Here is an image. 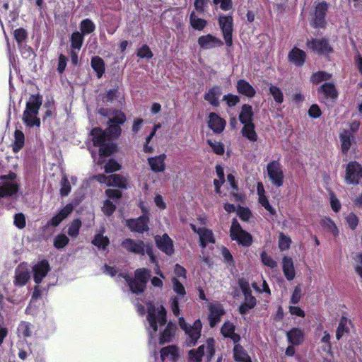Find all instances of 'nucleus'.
Returning <instances> with one entry per match:
<instances>
[{"instance_id": "nucleus-1", "label": "nucleus", "mask_w": 362, "mask_h": 362, "mask_svg": "<svg viewBox=\"0 0 362 362\" xmlns=\"http://www.w3.org/2000/svg\"><path fill=\"white\" fill-rule=\"evenodd\" d=\"M166 310L163 305L159 303L148 304L146 328L149 334L148 344L154 354H156L157 337L159 344H163L171 342L175 336L177 326L171 322L161 330L162 327L166 324Z\"/></svg>"}, {"instance_id": "nucleus-2", "label": "nucleus", "mask_w": 362, "mask_h": 362, "mask_svg": "<svg viewBox=\"0 0 362 362\" xmlns=\"http://www.w3.org/2000/svg\"><path fill=\"white\" fill-rule=\"evenodd\" d=\"M98 112L101 115L107 116L110 123L106 132L99 128H95L91 131V137L93 145L99 147V159L98 164L103 163V158L109 156L115 150V146L112 141V138L119 136L121 133L119 124H123L126 117L121 111H111L106 112L103 108H100Z\"/></svg>"}, {"instance_id": "nucleus-3", "label": "nucleus", "mask_w": 362, "mask_h": 362, "mask_svg": "<svg viewBox=\"0 0 362 362\" xmlns=\"http://www.w3.org/2000/svg\"><path fill=\"white\" fill-rule=\"evenodd\" d=\"M41 105L40 96L33 95L29 98L23 115V121L28 127H39L40 126V119L37 117V115Z\"/></svg>"}, {"instance_id": "nucleus-4", "label": "nucleus", "mask_w": 362, "mask_h": 362, "mask_svg": "<svg viewBox=\"0 0 362 362\" xmlns=\"http://www.w3.org/2000/svg\"><path fill=\"white\" fill-rule=\"evenodd\" d=\"M178 322L180 328L186 335V344L188 346H194L201 337L202 324L199 320L194 321L193 325L187 324L183 317H179Z\"/></svg>"}, {"instance_id": "nucleus-5", "label": "nucleus", "mask_w": 362, "mask_h": 362, "mask_svg": "<svg viewBox=\"0 0 362 362\" xmlns=\"http://www.w3.org/2000/svg\"><path fill=\"white\" fill-rule=\"evenodd\" d=\"M214 340L209 338L206 344L199 346L197 349H191L188 354L189 362H200L203 356L209 362L214 354Z\"/></svg>"}, {"instance_id": "nucleus-6", "label": "nucleus", "mask_w": 362, "mask_h": 362, "mask_svg": "<svg viewBox=\"0 0 362 362\" xmlns=\"http://www.w3.org/2000/svg\"><path fill=\"white\" fill-rule=\"evenodd\" d=\"M122 245L128 252L134 254L144 255L146 252L151 262L152 263L156 262V257L153 255L152 248L149 245H146L142 240H134L127 238L122 243Z\"/></svg>"}, {"instance_id": "nucleus-7", "label": "nucleus", "mask_w": 362, "mask_h": 362, "mask_svg": "<svg viewBox=\"0 0 362 362\" xmlns=\"http://www.w3.org/2000/svg\"><path fill=\"white\" fill-rule=\"evenodd\" d=\"M149 276V270L143 268L136 270L134 280H131L127 276H123V278L133 293H140L143 292Z\"/></svg>"}, {"instance_id": "nucleus-8", "label": "nucleus", "mask_w": 362, "mask_h": 362, "mask_svg": "<svg viewBox=\"0 0 362 362\" xmlns=\"http://www.w3.org/2000/svg\"><path fill=\"white\" fill-rule=\"evenodd\" d=\"M18 190V183L15 173H11L0 177V198L13 196Z\"/></svg>"}, {"instance_id": "nucleus-9", "label": "nucleus", "mask_w": 362, "mask_h": 362, "mask_svg": "<svg viewBox=\"0 0 362 362\" xmlns=\"http://www.w3.org/2000/svg\"><path fill=\"white\" fill-rule=\"evenodd\" d=\"M329 4L325 1H317L314 3V11L311 14L310 25L313 28H324L326 25L325 16Z\"/></svg>"}, {"instance_id": "nucleus-10", "label": "nucleus", "mask_w": 362, "mask_h": 362, "mask_svg": "<svg viewBox=\"0 0 362 362\" xmlns=\"http://www.w3.org/2000/svg\"><path fill=\"white\" fill-rule=\"evenodd\" d=\"M172 283L173 290L176 296H171L169 303L174 315L178 316L180 314L179 302L185 298L186 291L182 284L175 277L172 279Z\"/></svg>"}, {"instance_id": "nucleus-11", "label": "nucleus", "mask_w": 362, "mask_h": 362, "mask_svg": "<svg viewBox=\"0 0 362 362\" xmlns=\"http://www.w3.org/2000/svg\"><path fill=\"white\" fill-rule=\"evenodd\" d=\"M140 207L144 215L136 219L127 220V225L131 230L141 233L148 230V209L144 206V203L140 204Z\"/></svg>"}, {"instance_id": "nucleus-12", "label": "nucleus", "mask_w": 362, "mask_h": 362, "mask_svg": "<svg viewBox=\"0 0 362 362\" xmlns=\"http://www.w3.org/2000/svg\"><path fill=\"white\" fill-rule=\"evenodd\" d=\"M362 179V165L356 161L350 162L346 168L345 181L349 185H358Z\"/></svg>"}, {"instance_id": "nucleus-13", "label": "nucleus", "mask_w": 362, "mask_h": 362, "mask_svg": "<svg viewBox=\"0 0 362 362\" xmlns=\"http://www.w3.org/2000/svg\"><path fill=\"white\" fill-rule=\"evenodd\" d=\"M267 174L274 185L279 187L284 183V172L281 165L277 161H272L267 166Z\"/></svg>"}, {"instance_id": "nucleus-14", "label": "nucleus", "mask_w": 362, "mask_h": 362, "mask_svg": "<svg viewBox=\"0 0 362 362\" xmlns=\"http://www.w3.org/2000/svg\"><path fill=\"white\" fill-rule=\"evenodd\" d=\"M230 237L233 240L238 241L240 244L248 246L252 243L251 235L243 230L239 223L236 220H233L230 227Z\"/></svg>"}, {"instance_id": "nucleus-15", "label": "nucleus", "mask_w": 362, "mask_h": 362, "mask_svg": "<svg viewBox=\"0 0 362 362\" xmlns=\"http://www.w3.org/2000/svg\"><path fill=\"white\" fill-rule=\"evenodd\" d=\"M95 180L100 183H104L107 186L117 187L125 189L128 186V182L124 177L119 175H112L105 176V175H98L95 177Z\"/></svg>"}, {"instance_id": "nucleus-16", "label": "nucleus", "mask_w": 362, "mask_h": 362, "mask_svg": "<svg viewBox=\"0 0 362 362\" xmlns=\"http://www.w3.org/2000/svg\"><path fill=\"white\" fill-rule=\"evenodd\" d=\"M218 23L226 44L228 46H231L233 43V18L230 16H221L218 18Z\"/></svg>"}, {"instance_id": "nucleus-17", "label": "nucleus", "mask_w": 362, "mask_h": 362, "mask_svg": "<svg viewBox=\"0 0 362 362\" xmlns=\"http://www.w3.org/2000/svg\"><path fill=\"white\" fill-rule=\"evenodd\" d=\"M208 308L209 325L211 327H214L221 321V317L224 315L225 311L222 305L218 302L210 303Z\"/></svg>"}, {"instance_id": "nucleus-18", "label": "nucleus", "mask_w": 362, "mask_h": 362, "mask_svg": "<svg viewBox=\"0 0 362 362\" xmlns=\"http://www.w3.org/2000/svg\"><path fill=\"white\" fill-rule=\"evenodd\" d=\"M30 278V269L25 264H21L15 271L13 281L16 287L24 286Z\"/></svg>"}, {"instance_id": "nucleus-19", "label": "nucleus", "mask_w": 362, "mask_h": 362, "mask_svg": "<svg viewBox=\"0 0 362 362\" xmlns=\"http://www.w3.org/2000/svg\"><path fill=\"white\" fill-rule=\"evenodd\" d=\"M155 242L157 247L167 255H171L174 252V245L173 240L168 234L156 235Z\"/></svg>"}, {"instance_id": "nucleus-20", "label": "nucleus", "mask_w": 362, "mask_h": 362, "mask_svg": "<svg viewBox=\"0 0 362 362\" xmlns=\"http://www.w3.org/2000/svg\"><path fill=\"white\" fill-rule=\"evenodd\" d=\"M191 228L199 235L200 246L202 249L215 243V238L211 230L204 227L197 228L194 224H191Z\"/></svg>"}, {"instance_id": "nucleus-21", "label": "nucleus", "mask_w": 362, "mask_h": 362, "mask_svg": "<svg viewBox=\"0 0 362 362\" xmlns=\"http://www.w3.org/2000/svg\"><path fill=\"white\" fill-rule=\"evenodd\" d=\"M197 42L203 49H211L223 45L221 39L211 34L200 36Z\"/></svg>"}, {"instance_id": "nucleus-22", "label": "nucleus", "mask_w": 362, "mask_h": 362, "mask_svg": "<svg viewBox=\"0 0 362 362\" xmlns=\"http://www.w3.org/2000/svg\"><path fill=\"white\" fill-rule=\"evenodd\" d=\"M50 270V267L47 260L38 262L33 267V279L36 284H40Z\"/></svg>"}, {"instance_id": "nucleus-23", "label": "nucleus", "mask_w": 362, "mask_h": 362, "mask_svg": "<svg viewBox=\"0 0 362 362\" xmlns=\"http://www.w3.org/2000/svg\"><path fill=\"white\" fill-rule=\"evenodd\" d=\"M166 158L167 156L165 153L149 157L147 160L151 171L156 173H163L166 168Z\"/></svg>"}, {"instance_id": "nucleus-24", "label": "nucleus", "mask_w": 362, "mask_h": 362, "mask_svg": "<svg viewBox=\"0 0 362 362\" xmlns=\"http://www.w3.org/2000/svg\"><path fill=\"white\" fill-rule=\"evenodd\" d=\"M307 46L310 49L320 54H326L331 51V47L327 40L313 39L307 42Z\"/></svg>"}, {"instance_id": "nucleus-25", "label": "nucleus", "mask_w": 362, "mask_h": 362, "mask_svg": "<svg viewBox=\"0 0 362 362\" xmlns=\"http://www.w3.org/2000/svg\"><path fill=\"white\" fill-rule=\"evenodd\" d=\"M208 126L214 132L221 133L225 128L226 122L216 113L211 112L209 115Z\"/></svg>"}, {"instance_id": "nucleus-26", "label": "nucleus", "mask_w": 362, "mask_h": 362, "mask_svg": "<svg viewBox=\"0 0 362 362\" xmlns=\"http://www.w3.org/2000/svg\"><path fill=\"white\" fill-rule=\"evenodd\" d=\"M222 94V89L220 86H214L209 89L204 94V100L208 101L211 105L217 107L219 105V98Z\"/></svg>"}, {"instance_id": "nucleus-27", "label": "nucleus", "mask_w": 362, "mask_h": 362, "mask_svg": "<svg viewBox=\"0 0 362 362\" xmlns=\"http://www.w3.org/2000/svg\"><path fill=\"white\" fill-rule=\"evenodd\" d=\"M28 290L25 288L18 287L8 293V300L15 304L23 301L28 296Z\"/></svg>"}, {"instance_id": "nucleus-28", "label": "nucleus", "mask_w": 362, "mask_h": 362, "mask_svg": "<svg viewBox=\"0 0 362 362\" xmlns=\"http://www.w3.org/2000/svg\"><path fill=\"white\" fill-rule=\"evenodd\" d=\"M306 57L305 52L297 47L293 48L288 54V59L296 66H302Z\"/></svg>"}, {"instance_id": "nucleus-29", "label": "nucleus", "mask_w": 362, "mask_h": 362, "mask_svg": "<svg viewBox=\"0 0 362 362\" xmlns=\"http://www.w3.org/2000/svg\"><path fill=\"white\" fill-rule=\"evenodd\" d=\"M160 358L162 361L169 360L175 362L178 358L177 347L173 345L168 346L160 350Z\"/></svg>"}, {"instance_id": "nucleus-30", "label": "nucleus", "mask_w": 362, "mask_h": 362, "mask_svg": "<svg viewBox=\"0 0 362 362\" xmlns=\"http://www.w3.org/2000/svg\"><path fill=\"white\" fill-rule=\"evenodd\" d=\"M282 267L286 279L288 281L293 280L295 277L296 273L292 259L286 256L284 257L282 259Z\"/></svg>"}, {"instance_id": "nucleus-31", "label": "nucleus", "mask_w": 362, "mask_h": 362, "mask_svg": "<svg viewBox=\"0 0 362 362\" xmlns=\"http://www.w3.org/2000/svg\"><path fill=\"white\" fill-rule=\"evenodd\" d=\"M236 88L239 93L248 98H252L256 93L255 88L247 81L243 79L237 81Z\"/></svg>"}, {"instance_id": "nucleus-32", "label": "nucleus", "mask_w": 362, "mask_h": 362, "mask_svg": "<svg viewBox=\"0 0 362 362\" xmlns=\"http://www.w3.org/2000/svg\"><path fill=\"white\" fill-rule=\"evenodd\" d=\"M339 138L341 151L344 153H346L349 150L354 141V135L349 130L344 129L340 132Z\"/></svg>"}, {"instance_id": "nucleus-33", "label": "nucleus", "mask_w": 362, "mask_h": 362, "mask_svg": "<svg viewBox=\"0 0 362 362\" xmlns=\"http://www.w3.org/2000/svg\"><path fill=\"white\" fill-rule=\"evenodd\" d=\"M74 206L71 204H66L60 211L50 220V224L57 226L65 219L73 211Z\"/></svg>"}, {"instance_id": "nucleus-34", "label": "nucleus", "mask_w": 362, "mask_h": 362, "mask_svg": "<svg viewBox=\"0 0 362 362\" xmlns=\"http://www.w3.org/2000/svg\"><path fill=\"white\" fill-rule=\"evenodd\" d=\"M235 327L233 323L227 322L223 325L221 332L225 337H229L234 343H237L240 341V337L235 333Z\"/></svg>"}, {"instance_id": "nucleus-35", "label": "nucleus", "mask_w": 362, "mask_h": 362, "mask_svg": "<svg viewBox=\"0 0 362 362\" xmlns=\"http://www.w3.org/2000/svg\"><path fill=\"white\" fill-rule=\"evenodd\" d=\"M253 118V112L252 106L245 104L243 105L239 115V119L243 124H252Z\"/></svg>"}, {"instance_id": "nucleus-36", "label": "nucleus", "mask_w": 362, "mask_h": 362, "mask_svg": "<svg viewBox=\"0 0 362 362\" xmlns=\"http://www.w3.org/2000/svg\"><path fill=\"white\" fill-rule=\"evenodd\" d=\"M286 335L288 342L293 345H298L303 340V332L298 328L292 329Z\"/></svg>"}, {"instance_id": "nucleus-37", "label": "nucleus", "mask_w": 362, "mask_h": 362, "mask_svg": "<svg viewBox=\"0 0 362 362\" xmlns=\"http://www.w3.org/2000/svg\"><path fill=\"white\" fill-rule=\"evenodd\" d=\"M320 225L327 232L332 233L334 236H337L339 234V230L335 223L329 218L325 217L321 219Z\"/></svg>"}, {"instance_id": "nucleus-38", "label": "nucleus", "mask_w": 362, "mask_h": 362, "mask_svg": "<svg viewBox=\"0 0 362 362\" xmlns=\"http://www.w3.org/2000/svg\"><path fill=\"white\" fill-rule=\"evenodd\" d=\"M351 321L345 317L341 318L339 325L336 332V337L339 340L345 333L349 332Z\"/></svg>"}, {"instance_id": "nucleus-39", "label": "nucleus", "mask_w": 362, "mask_h": 362, "mask_svg": "<svg viewBox=\"0 0 362 362\" xmlns=\"http://www.w3.org/2000/svg\"><path fill=\"white\" fill-rule=\"evenodd\" d=\"M233 351L235 361L240 362H251L250 357L241 346L236 344L234 346Z\"/></svg>"}, {"instance_id": "nucleus-40", "label": "nucleus", "mask_w": 362, "mask_h": 362, "mask_svg": "<svg viewBox=\"0 0 362 362\" xmlns=\"http://www.w3.org/2000/svg\"><path fill=\"white\" fill-rule=\"evenodd\" d=\"M189 21L191 26L197 30H202L207 25V21L197 16L194 11L190 14Z\"/></svg>"}, {"instance_id": "nucleus-41", "label": "nucleus", "mask_w": 362, "mask_h": 362, "mask_svg": "<svg viewBox=\"0 0 362 362\" xmlns=\"http://www.w3.org/2000/svg\"><path fill=\"white\" fill-rule=\"evenodd\" d=\"M92 243L99 250H105L109 245L110 241L107 236H104L102 233H98L95 235Z\"/></svg>"}, {"instance_id": "nucleus-42", "label": "nucleus", "mask_w": 362, "mask_h": 362, "mask_svg": "<svg viewBox=\"0 0 362 362\" xmlns=\"http://www.w3.org/2000/svg\"><path fill=\"white\" fill-rule=\"evenodd\" d=\"M91 66L97 73L98 78H100L105 72V64L103 60L99 57H94L91 60Z\"/></svg>"}, {"instance_id": "nucleus-43", "label": "nucleus", "mask_w": 362, "mask_h": 362, "mask_svg": "<svg viewBox=\"0 0 362 362\" xmlns=\"http://www.w3.org/2000/svg\"><path fill=\"white\" fill-rule=\"evenodd\" d=\"M32 325L26 322H22L18 327V334L19 337H30L32 335Z\"/></svg>"}, {"instance_id": "nucleus-44", "label": "nucleus", "mask_w": 362, "mask_h": 362, "mask_svg": "<svg viewBox=\"0 0 362 362\" xmlns=\"http://www.w3.org/2000/svg\"><path fill=\"white\" fill-rule=\"evenodd\" d=\"M243 125L244 127L242 129L243 135L247 138L249 140L255 141L257 140V136L255 131L254 124H245Z\"/></svg>"}, {"instance_id": "nucleus-45", "label": "nucleus", "mask_w": 362, "mask_h": 362, "mask_svg": "<svg viewBox=\"0 0 362 362\" xmlns=\"http://www.w3.org/2000/svg\"><path fill=\"white\" fill-rule=\"evenodd\" d=\"M14 142L13 144V151L14 152L19 151L24 145L25 136L23 133L20 130H16L14 134Z\"/></svg>"}, {"instance_id": "nucleus-46", "label": "nucleus", "mask_w": 362, "mask_h": 362, "mask_svg": "<svg viewBox=\"0 0 362 362\" xmlns=\"http://www.w3.org/2000/svg\"><path fill=\"white\" fill-rule=\"evenodd\" d=\"M320 90L322 93L332 98H335L337 96V92L335 88V86L332 83H325L320 87Z\"/></svg>"}, {"instance_id": "nucleus-47", "label": "nucleus", "mask_w": 362, "mask_h": 362, "mask_svg": "<svg viewBox=\"0 0 362 362\" xmlns=\"http://www.w3.org/2000/svg\"><path fill=\"white\" fill-rule=\"evenodd\" d=\"M83 42V35L76 31L72 33L71 37V45L74 49L80 50Z\"/></svg>"}, {"instance_id": "nucleus-48", "label": "nucleus", "mask_w": 362, "mask_h": 362, "mask_svg": "<svg viewBox=\"0 0 362 362\" xmlns=\"http://www.w3.org/2000/svg\"><path fill=\"white\" fill-rule=\"evenodd\" d=\"M80 28L81 34L84 35L93 32L95 26L93 21L87 18L81 21Z\"/></svg>"}, {"instance_id": "nucleus-49", "label": "nucleus", "mask_w": 362, "mask_h": 362, "mask_svg": "<svg viewBox=\"0 0 362 362\" xmlns=\"http://www.w3.org/2000/svg\"><path fill=\"white\" fill-rule=\"evenodd\" d=\"M81 222L79 219L74 220L68 228V235L71 238H76L78 235Z\"/></svg>"}, {"instance_id": "nucleus-50", "label": "nucleus", "mask_w": 362, "mask_h": 362, "mask_svg": "<svg viewBox=\"0 0 362 362\" xmlns=\"http://www.w3.org/2000/svg\"><path fill=\"white\" fill-rule=\"evenodd\" d=\"M331 78V75L325 71H318L315 73L311 76V81L313 83L317 84L322 81H327Z\"/></svg>"}, {"instance_id": "nucleus-51", "label": "nucleus", "mask_w": 362, "mask_h": 362, "mask_svg": "<svg viewBox=\"0 0 362 362\" xmlns=\"http://www.w3.org/2000/svg\"><path fill=\"white\" fill-rule=\"evenodd\" d=\"M69 242V238L64 234L57 235L54 240V246L57 249L64 248Z\"/></svg>"}, {"instance_id": "nucleus-52", "label": "nucleus", "mask_w": 362, "mask_h": 362, "mask_svg": "<svg viewBox=\"0 0 362 362\" xmlns=\"http://www.w3.org/2000/svg\"><path fill=\"white\" fill-rule=\"evenodd\" d=\"M269 92L273 96L276 103L279 104L283 103L284 95L281 90L279 87L276 86H271L269 88Z\"/></svg>"}, {"instance_id": "nucleus-53", "label": "nucleus", "mask_w": 362, "mask_h": 362, "mask_svg": "<svg viewBox=\"0 0 362 362\" xmlns=\"http://www.w3.org/2000/svg\"><path fill=\"white\" fill-rule=\"evenodd\" d=\"M207 143L215 153L218 155H223L224 153L225 148L223 143L212 140H208Z\"/></svg>"}, {"instance_id": "nucleus-54", "label": "nucleus", "mask_w": 362, "mask_h": 362, "mask_svg": "<svg viewBox=\"0 0 362 362\" xmlns=\"http://www.w3.org/2000/svg\"><path fill=\"white\" fill-rule=\"evenodd\" d=\"M261 261L264 265L271 269H274L277 267V262L265 252H262L261 254Z\"/></svg>"}, {"instance_id": "nucleus-55", "label": "nucleus", "mask_w": 362, "mask_h": 362, "mask_svg": "<svg viewBox=\"0 0 362 362\" xmlns=\"http://www.w3.org/2000/svg\"><path fill=\"white\" fill-rule=\"evenodd\" d=\"M291 243V240L288 236L284 235V233H280L279 237V247L281 251L288 250Z\"/></svg>"}, {"instance_id": "nucleus-56", "label": "nucleus", "mask_w": 362, "mask_h": 362, "mask_svg": "<svg viewBox=\"0 0 362 362\" xmlns=\"http://www.w3.org/2000/svg\"><path fill=\"white\" fill-rule=\"evenodd\" d=\"M137 56L142 59H151L153 53L148 46L144 45L137 50Z\"/></svg>"}, {"instance_id": "nucleus-57", "label": "nucleus", "mask_w": 362, "mask_h": 362, "mask_svg": "<svg viewBox=\"0 0 362 362\" xmlns=\"http://www.w3.org/2000/svg\"><path fill=\"white\" fill-rule=\"evenodd\" d=\"M259 204L271 214H275L274 209L270 205L269 200L266 195H260L259 197Z\"/></svg>"}, {"instance_id": "nucleus-58", "label": "nucleus", "mask_w": 362, "mask_h": 362, "mask_svg": "<svg viewBox=\"0 0 362 362\" xmlns=\"http://www.w3.org/2000/svg\"><path fill=\"white\" fill-rule=\"evenodd\" d=\"M60 194L62 196H66L71 191L70 183L66 176H64L61 181Z\"/></svg>"}, {"instance_id": "nucleus-59", "label": "nucleus", "mask_w": 362, "mask_h": 362, "mask_svg": "<svg viewBox=\"0 0 362 362\" xmlns=\"http://www.w3.org/2000/svg\"><path fill=\"white\" fill-rule=\"evenodd\" d=\"M346 221L347 224L351 229H355L358 223V217L353 213H350L346 216Z\"/></svg>"}, {"instance_id": "nucleus-60", "label": "nucleus", "mask_w": 362, "mask_h": 362, "mask_svg": "<svg viewBox=\"0 0 362 362\" xmlns=\"http://www.w3.org/2000/svg\"><path fill=\"white\" fill-rule=\"evenodd\" d=\"M321 341L325 344L322 347L323 351L331 354L330 335L327 332H324V336L321 339Z\"/></svg>"}, {"instance_id": "nucleus-61", "label": "nucleus", "mask_w": 362, "mask_h": 362, "mask_svg": "<svg viewBox=\"0 0 362 362\" xmlns=\"http://www.w3.org/2000/svg\"><path fill=\"white\" fill-rule=\"evenodd\" d=\"M223 99L229 107L235 106L240 101L239 97L233 94L226 95Z\"/></svg>"}, {"instance_id": "nucleus-62", "label": "nucleus", "mask_w": 362, "mask_h": 362, "mask_svg": "<svg viewBox=\"0 0 362 362\" xmlns=\"http://www.w3.org/2000/svg\"><path fill=\"white\" fill-rule=\"evenodd\" d=\"M14 37L18 43L22 42L27 37V33L23 28H18L14 31Z\"/></svg>"}, {"instance_id": "nucleus-63", "label": "nucleus", "mask_w": 362, "mask_h": 362, "mask_svg": "<svg viewBox=\"0 0 362 362\" xmlns=\"http://www.w3.org/2000/svg\"><path fill=\"white\" fill-rule=\"evenodd\" d=\"M119 165L113 160H109V162L105 166V170L107 173L117 171L119 170Z\"/></svg>"}, {"instance_id": "nucleus-64", "label": "nucleus", "mask_w": 362, "mask_h": 362, "mask_svg": "<svg viewBox=\"0 0 362 362\" xmlns=\"http://www.w3.org/2000/svg\"><path fill=\"white\" fill-rule=\"evenodd\" d=\"M329 201L332 210L335 212H338L341 209V203L339 200L334 194L332 193L330 194Z\"/></svg>"}]
</instances>
